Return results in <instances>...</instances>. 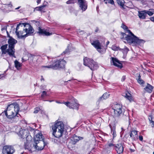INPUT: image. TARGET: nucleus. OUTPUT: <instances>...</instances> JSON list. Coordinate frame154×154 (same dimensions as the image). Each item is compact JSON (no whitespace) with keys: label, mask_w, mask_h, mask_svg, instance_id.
Returning <instances> with one entry per match:
<instances>
[{"label":"nucleus","mask_w":154,"mask_h":154,"mask_svg":"<svg viewBox=\"0 0 154 154\" xmlns=\"http://www.w3.org/2000/svg\"><path fill=\"white\" fill-rule=\"evenodd\" d=\"M112 49L114 51H116L119 49V48L115 46H112L111 47Z\"/></svg>","instance_id":"a19ab883"},{"label":"nucleus","mask_w":154,"mask_h":154,"mask_svg":"<svg viewBox=\"0 0 154 154\" xmlns=\"http://www.w3.org/2000/svg\"><path fill=\"white\" fill-rule=\"evenodd\" d=\"M83 139V137H77L76 136H75L71 140L72 141V144H75L79 140L82 139Z\"/></svg>","instance_id":"4be33fe9"},{"label":"nucleus","mask_w":154,"mask_h":154,"mask_svg":"<svg viewBox=\"0 0 154 154\" xmlns=\"http://www.w3.org/2000/svg\"><path fill=\"white\" fill-rule=\"evenodd\" d=\"M8 47H14L15 45L17 43V40L13 38L10 37L8 41Z\"/></svg>","instance_id":"dca6fc26"},{"label":"nucleus","mask_w":154,"mask_h":154,"mask_svg":"<svg viewBox=\"0 0 154 154\" xmlns=\"http://www.w3.org/2000/svg\"><path fill=\"white\" fill-rule=\"evenodd\" d=\"M128 51V49L127 48H125L124 49H122V51L123 53L124 54H127Z\"/></svg>","instance_id":"4c0bfd02"},{"label":"nucleus","mask_w":154,"mask_h":154,"mask_svg":"<svg viewBox=\"0 0 154 154\" xmlns=\"http://www.w3.org/2000/svg\"><path fill=\"white\" fill-rule=\"evenodd\" d=\"M78 3L79 7L83 11H85L87 9V6L85 0H78Z\"/></svg>","instance_id":"2eb2a0df"},{"label":"nucleus","mask_w":154,"mask_h":154,"mask_svg":"<svg viewBox=\"0 0 154 154\" xmlns=\"http://www.w3.org/2000/svg\"><path fill=\"white\" fill-rule=\"evenodd\" d=\"M106 148L110 149L112 147L115 146L114 144L112 143H110L106 145Z\"/></svg>","instance_id":"f704fd0d"},{"label":"nucleus","mask_w":154,"mask_h":154,"mask_svg":"<svg viewBox=\"0 0 154 154\" xmlns=\"http://www.w3.org/2000/svg\"><path fill=\"white\" fill-rule=\"evenodd\" d=\"M3 74H0V79L3 77Z\"/></svg>","instance_id":"4d7b16f0"},{"label":"nucleus","mask_w":154,"mask_h":154,"mask_svg":"<svg viewBox=\"0 0 154 154\" xmlns=\"http://www.w3.org/2000/svg\"><path fill=\"white\" fill-rule=\"evenodd\" d=\"M83 60L84 65L88 67L91 70L94 71L98 69L97 63L92 59L85 57Z\"/></svg>","instance_id":"423d86ee"},{"label":"nucleus","mask_w":154,"mask_h":154,"mask_svg":"<svg viewBox=\"0 0 154 154\" xmlns=\"http://www.w3.org/2000/svg\"><path fill=\"white\" fill-rule=\"evenodd\" d=\"M121 27L124 29L126 30V32L128 33L127 32V30L129 29H128V27L126 26L123 23H122L121 26Z\"/></svg>","instance_id":"e433bc0d"},{"label":"nucleus","mask_w":154,"mask_h":154,"mask_svg":"<svg viewBox=\"0 0 154 154\" xmlns=\"http://www.w3.org/2000/svg\"><path fill=\"white\" fill-rule=\"evenodd\" d=\"M123 96H125L127 99L130 101L132 100V97L131 94L128 92L124 94Z\"/></svg>","instance_id":"bb28decb"},{"label":"nucleus","mask_w":154,"mask_h":154,"mask_svg":"<svg viewBox=\"0 0 154 154\" xmlns=\"http://www.w3.org/2000/svg\"><path fill=\"white\" fill-rule=\"evenodd\" d=\"M75 2V0H69L66 2L67 4L74 3Z\"/></svg>","instance_id":"ea45409f"},{"label":"nucleus","mask_w":154,"mask_h":154,"mask_svg":"<svg viewBox=\"0 0 154 154\" xmlns=\"http://www.w3.org/2000/svg\"><path fill=\"white\" fill-rule=\"evenodd\" d=\"M125 116H126V117L127 118H128V119H129L128 116V114H126L125 115Z\"/></svg>","instance_id":"6e6d98bb"},{"label":"nucleus","mask_w":154,"mask_h":154,"mask_svg":"<svg viewBox=\"0 0 154 154\" xmlns=\"http://www.w3.org/2000/svg\"><path fill=\"white\" fill-rule=\"evenodd\" d=\"M43 136L42 133H38L34 137V144L33 146L35 148L38 150L43 149L45 146L44 142L42 141Z\"/></svg>","instance_id":"39448f33"},{"label":"nucleus","mask_w":154,"mask_h":154,"mask_svg":"<svg viewBox=\"0 0 154 154\" xmlns=\"http://www.w3.org/2000/svg\"><path fill=\"white\" fill-rule=\"evenodd\" d=\"M145 11L146 14L150 16L153 15L154 13V10L153 9H149L148 11L145 10Z\"/></svg>","instance_id":"c85d7f7f"},{"label":"nucleus","mask_w":154,"mask_h":154,"mask_svg":"<svg viewBox=\"0 0 154 154\" xmlns=\"http://www.w3.org/2000/svg\"><path fill=\"white\" fill-rule=\"evenodd\" d=\"M144 89L147 92L151 93L153 89V87L151 85L148 84Z\"/></svg>","instance_id":"b1692460"},{"label":"nucleus","mask_w":154,"mask_h":154,"mask_svg":"<svg viewBox=\"0 0 154 154\" xmlns=\"http://www.w3.org/2000/svg\"><path fill=\"white\" fill-rule=\"evenodd\" d=\"M8 45L5 44L2 45L0 48L2 51V54H5L7 53L11 57H15L14 55L15 50L14 47H8L7 49Z\"/></svg>","instance_id":"0eeeda50"},{"label":"nucleus","mask_w":154,"mask_h":154,"mask_svg":"<svg viewBox=\"0 0 154 154\" xmlns=\"http://www.w3.org/2000/svg\"><path fill=\"white\" fill-rule=\"evenodd\" d=\"M99 30V29L98 28H97L95 30V32H97Z\"/></svg>","instance_id":"13d9d810"},{"label":"nucleus","mask_w":154,"mask_h":154,"mask_svg":"<svg viewBox=\"0 0 154 154\" xmlns=\"http://www.w3.org/2000/svg\"><path fill=\"white\" fill-rule=\"evenodd\" d=\"M35 24L37 26H38V33L40 35L48 36L51 35V33H50L49 32L47 31L45 29H42L41 27H40L39 25V23L38 21H36Z\"/></svg>","instance_id":"9d476101"},{"label":"nucleus","mask_w":154,"mask_h":154,"mask_svg":"<svg viewBox=\"0 0 154 154\" xmlns=\"http://www.w3.org/2000/svg\"><path fill=\"white\" fill-rule=\"evenodd\" d=\"M23 26L22 23H20L17 25V28L16 29V33L18 31V29L20 28V27L22 28Z\"/></svg>","instance_id":"7c9ffc66"},{"label":"nucleus","mask_w":154,"mask_h":154,"mask_svg":"<svg viewBox=\"0 0 154 154\" xmlns=\"http://www.w3.org/2000/svg\"><path fill=\"white\" fill-rule=\"evenodd\" d=\"M40 8L39 7H37L35 8V10L36 11H40V10H41V9H40Z\"/></svg>","instance_id":"09e8293b"},{"label":"nucleus","mask_w":154,"mask_h":154,"mask_svg":"<svg viewBox=\"0 0 154 154\" xmlns=\"http://www.w3.org/2000/svg\"><path fill=\"white\" fill-rule=\"evenodd\" d=\"M118 4L122 8H123L124 6V0H117Z\"/></svg>","instance_id":"c756f323"},{"label":"nucleus","mask_w":154,"mask_h":154,"mask_svg":"<svg viewBox=\"0 0 154 154\" xmlns=\"http://www.w3.org/2000/svg\"><path fill=\"white\" fill-rule=\"evenodd\" d=\"M138 15L140 19H145L146 16L145 10L142 11H139Z\"/></svg>","instance_id":"6ab92c4d"},{"label":"nucleus","mask_w":154,"mask_h":154,"mask_svg":"<svg viewBox=\"0 0 154 154\" xmlns=\"http://www.w3.org/2000/svg\"><path fill=\"white\" fill-rule=\"evenodd\" d=\"M38 144H37L38 146H39L40 147L41 146H42V143L41 142H38Z\"/></svg>","instance_id":"49530a36"},{"label":"nucleus","mask_w":154,"mask_h":154,"mask_svg":"<svg viewBox=\"0 0 154 154\" xmlns=\"http://www.w3.org/2000/svg\"><path fill=\"white\" fill-rule=\"evenodd\" d=\"M81 33H82V34L83 33H84V32L83 31H80L78 34H79V33L81 34Z\"/></svg>","instance_id":"603ef678"},{"label":"nucleus","mask_w":154,"mask_h":154,"mask_svg":"<svg viewBox=\"0 0 154 154\" xmlns=\"http://www.w3.org/2000/svg\"><path fill=\"white\" fill-rule=\"evenodd\" d=\"M91 45H93L97 49V51L100 53H102V51L101 48V45L98 40H95L92 42H91Z\"/></svg>","instance_id":"ddd939ff"},{"label":"nucleus","mask_w":154,"mask_h":154,"mask_svg":"<svg viewBox=\"0 0 154 154\" xmlns=\"http://www.w3.org/2000/svg\"><path fill=\"white\" fill-rule=\"evenodd\" d=\"M41 80H44V78H43V77L42 76H41Z\"/></svg>","instance_id":"bf43d9fd"},{"label":"nucleus","mask_w":154,"mask_h":154,"mask_svg":"<svg viewBox=\"0 0 154 154\" xmlns=\"http://www.w3.org/2000/svg\"><path fill=\"white\" fill-rule=\"evenodd\" d=\"M113 111L114 112L113 117L115 118H118L121 116L122 115L124 116V114L123 113V112H121L115 110H113Z\"/></svg>","instance_id":"5701e85b"},{"label":"nucleus","mask_w":154,"mask_h":154,"mask_svg":"<svg viewBox=\"0 0 154 154\" xmlns=\"http://www.w3.org/2000/svg\"><path fill=\"white\" fill-rule=\"evenodd\" d=\"M15 152L13 147L11 146H5L3 147L2 152L3 154H13Z\"/></svg>","instance_id":"9b49d317"},{"label":"nucleus","mask_w":154,"mask_h":154,"mask_svg":"<svg viewBox=\"0 0 154 154\" xmlns=\"http://www.w3.org/2000/svg\"><path fill=\"white\" fill-rule=\"evenodd\" d=\"M15 66V67L17 69H20L21 66V64L17 60H15L14 61Z\"/></svg>","instance_id":"cd10ccee"},{"label":"nucleus","mask_w":154,"mask_h":154,"mask_svg":"<svg viewBox=\"0 0 154 154\" xmlns=\"http://www.w3.org/2000/svg\"><path fill=\"white\" fill-rule=\"evenodd\" d=\"M109 95L110 94H109V93H105L101 97H100L99 98V100L100 101L104 99H106L109 97Z\"/></svg>","instance_id":"a878e982"},{"label":"nucleus","mask_w":154,"mask_h":154,"mask_svg":"<svg viewBox=\"0 0 154 154\" xmlns=\"http://www.w3.org/2000/svg\"><path fill=\"white\" fill-rule=\"evenodd\" d=\"M48 95L47 93V92L45 91H43L42 92V95H41V97L43 98L45 96H47Z\"/></svg>","instance_id":"72a5a7b5"},{"label":"nucleus","mask_w":154,"mask_h":154,"mask_svg":"<svg viewBox=\"0 0 154 154\" xmlns=\"http://www.w3.org/2000/svg\"><path fill=\"white\" fill-rule=\"evenodd\" d=\"M25 32L24 31H20L16 32V35L19 38H22L26 37L27 36L26 35V34L24 35H23Z\"/></svg>","instance_id":"412c9836"},{"label":"nucleus","mask_w":154,"mask_h":154,"mask_svg":"<svg viewBox=\"0 0 154 154\" xmlns=\"http://www.w3.org/2000/svg\"><path fill=\"white\" fill-rule=\"evenodd\" d=\"M19 109L18 104L17 103H13L8 105L6 109L2 114H5L11 122H16L19 120L18 114Z\"/></svg>","instance_id":"f257e3e1"},{"label":"nucleus","mask_w":154,"mask_h":154,"mask_svg":"<svg viewBox=\"0 0 154 154\" xmlns=\"http://www.w3.org/2000/svg\"><path fill=\"white\" fill-rule=\"evenodd\" d=\"M150 122H152V116H149L148 118Z\"/></svg>","instance_id":"a18cd8bd"},{"label":"nucleus","mask_w":154,"mask_h":154,"mask_svg":"<svg viewBox=\"0 0 154 154\" xmlns=\"http://www.w3.org/2000/svg\"><path fill=\"white\" fill-rule=\"evenodd\" d=\"M5 5L6 6H5V7L7 8V7H9L11 8V7L12 6V5L11 3H9L8 4H5Z\"/></svg>","instance_id":"37998d69"},{"label":"nucleus","mask_w":154,"mask_h":154,"mask_svg":"<svg viewBox=\"0 0 154 154\" xmlns=\"http://www.w3.org/2000/svg\"><path fill=\"white\" fill-rule=\"evenodd\" d=\"M41 0H37V2L38 3H39L41 2Z\"/></svg>","instance_id":"5fc2aeb1"},{"label":"nucleus","mask_w":154,"mask_h":154,"mask_svg":"<svg viewBox=\"0 0 154 154\" xmlns=\"http://www.w3.org/2000/svg\"><path fill=\"white\" fill-rule=\"evenodd\" d=\"M52 135L55 137L59 138L63 135L65 130L64 125L61 121H56L52 125Z\"/></svg>","instance_id":"f03ea898"},{"label":"nucleus","mask_w":154,"mask_h":154,"mask_svg":"<svg viewBox=\"0 0 154 154\" xmlns=\"http://www.w3.org/2000/svg\"><path fill=\"white\" fill-rule=\"evenodd\" d=\"M130 136L132 139L134 140H136L138 139V135L137 132L136 131H133L130 134Z\"/></svg>","instance_id":"aec40b11"},{"label":"nucleus","mask_w":154,"mask_h":154,"mask_svg":"<svg viewBox=\"0 0 154 154\" xmlns=\"http://www.w3.org/2000/svg\"><path fill=\"white\" fill-rule=\"evenodd\" d=\"M21 154H23V152H21Z\"/></svg>","instance_id":"338daca9"},{"label":"nucleus","mask_w":154,"mask_h":154,"mask_svg":"<svg viewBox=\"0 0 154 154\" xmlns=\"http://www.w3.org/2000/svg\"><path fill=\"white\" fill-rule=\"evenodd\" d=\"M150 123H151L152 125H153V126H154V122L152 121V122H150Z\"/></svg>","instance_id":"864d4df0"},{"label":"nucleus","mask_w":154,"mask_h":154,"mask_svg":"<svg viewBox=\"0 0 154 154\" xmlns=\"http://www.w3.org/2000/svg\"><path fill=\"white\" fill-rule=\"evenodd\" d=\"M106 3H110L112 5L114 4V2L113 0H104Z\"/></svg>","instance_id":"473e14b6"},{"label":"nucleus","mask_w":154,"mask_h":154,"mask_svg":"<svg viewBox=\"0 0 154 154\" xmlns=\"http://www.w3.org/2000/svg\"><path fill=\"white\" fill-rule=\"evenodd\" d=\"M150 20L152 21H153V22H154V16H153V17H151L150 18Z\"/></svg>","instance_id":"3c124183"},{"label":"nucleus","mask_w":154,"mask_h":154,"mask_svg":"<svg viewBox=\"0 0 154 154\" xmlns=\"http://www.w3.org/2000/svg\"><path fill=\"white\" fill-rule=\"evenodd\" d=\"M127 32L130 35H128L125 38L128 42L142 45L145 42L144 40L140 39L134 35L130 30H128Z\"/></svg>","instance_id":"20e7f679"},{"label":"nucleus","mask_w":154,"mask_h":154,"mask_svg":"<svg viewBox=\"0 0 154 154\" xmlns=\"http://www.w3.org/2000/svg\"><path fill=\"white\" fill-rule=\"evenodd\" d=\"M153 154H154V151L153 152Z\"/></svg>","instance_id":"774afa93"},{"label":"nucleus","mask_w":154,"mask_h":154,"mask_svg":"<svg viewBox=\"0 0 154 154\" xmlns=\"http://www.w3.org/2000/svg\"><path fill=\"white\" fill-rule=\"evenodd\" d=\"M131 152H134V150H133V149H131Z\"/></svg>","instance_id":"680f3d73"},{"label":"nucleus","mask_w":154,"mask_h":154,"mask_svg":"<svg viewBox=\"0 0 154 154\" xmlns=\"http://www.w3.org/2000/svg\"><path fill=\"white\" fill-rule=\"evenodd\" d=\"M111 63L116 66L120 68L122 67V64L116 58L112 57L111 58Z\"/></svg>","instance_id":"4468645a"},{"label":"nucleus","mask_w":154,"mask_h":154,"mask_svg":"<svg viewBox=\"0 0 154 154\" xmlns=\"http://www.w3.org/2000/svg\"><path fill=\"white\" fill-rule=\"evenodd\" d=\"M109 125L111 129V134H112V135H113V137L114 138L116 136V133L115 130L116 127L115 126H113V127H112L111 125Z\"/></svg>","instance_id":"393cba45"},{"label":"nucleus","mask_w":154,"mask_h":154,"mask_svg":"<svg viewBox=\"0 0 154 154\" xmlns=\"http://www.w3.org/2000/svg\"><path fill=\"white\" fill-rule=\"evenodd\" d=\"M109 41L107 42V44L108 45L109 44Z\"/></svg>","instance_id":"0e129e2a"},{"label":"nucleus","mask_w":154,"mask_h":154,"mask_svg":"<svg viewBox=\"0 0 154 154\" xmlns=\"http://www.w3.org/2000/svg\"><path fill=\"white\" fill-rule=\"evenodd\" d=\"M139 139L140 141H142L143 140V137L142 136H139Z\"/></svg>","instance_id":"8fccbe9b"},{"label":"nucleus","mask_w":154,"mask_h":154,"mask_svg":"<svg viewBox=\"0 0 154 154\" xmlns=\"http://www.w3.org/2000/svg\"><path fill=\"white\" fill-rule=\"evenodd\" d=\"M19 136L23 139L25 138V148L29 150L30 149L31 144L30 142L32 140V137L30 134L27 130H22L19 132Z\"/></svg>","instance_id":"7ed1b4c3"},{"label":"nucleus","mask_w":154,"mask_h":154,"mask_svg":"<svg viewBox=\"0 0 154 154\" xmlns=\"http://www.w3.org/2000/svg\"><path fill=\"white\" fill-rule=\"evenodd\" d=\"M112 109L113 110L123 112L124 110L122 109L121 105L119 104H114L112 107Z\"/></svg>","instance_id":"f3484780"},{"label":"nucleus","mask_w":154,"mask_h":154,"mask_svg":"<svg viewBox=\"0 0 154 154\" xmlns=\"http://www.w3.org/2000/svg\"><path fill=\"white\" fill-rule=\"evenodd\" d=\"M40 110V109L39 107H36L35 109V111L34 112V113H37Z\"/></svg>","instance_id":"58836bf2"},{"label":"nucleus","mask_w":154,"mask_h":154,"mask_svg":"<svg viewBox=\"0 0 154 154\" xmlns=\"http://www.w3.org/2000/svg\"><path fill=\"white\" fill-rule=\"evenodd\" d=\"M46 5H43L39 6V7L40 8V9H41V10H40V11L42 12H45V11H44V10H45L44 8L46 7Z\"/></svg>","instance_id":"c9c22d12"},{"label":"nucleus","mask_w":154,"mask_h":154,"mask_svg":"<svg viewBox=\"0 0 154 154\" xmlns=\"http://www.w3.org/2000/svg\"><path fill=\"white\" fill-rule=\"evenodd\" d=\"M126 79L125 76H123L121 80L122 82H123L125 81Z\"/></svg>","instance_id":"de8ad7c7"},{"label":"nucleus","mask_w":154,"mask_h":154,"mask_svg":"<svg viewBox=\"0 0 154 154\" xmlns=\"http://www.w3.org/2000/svg\"><path fill=\"white\" fill-rule=\"evenodd\" d=\"M2 29H1V30L2 31H3V30H7V26H2Z\"/></svg>","instance_id":"c03bdc74"},{"label":"nucleus","mask_w":154,"mask_h":154,"mask_svg":"<svg viewBox=\"0 0 154 154\" xmlns=\"http://www.w3.org/2000/svg\"><path fill=\"white\" fill-rule=\"evenodd\" d=\"M22 24L24 27L23 31L26 33V35L27 36L33 33L34 30L29 23H22Z\"/></svg>","instance_id":"1a4fd4ad"},{"label":"nucleus","mask_w":154,"mask_h":154,"mask_svg":"<svg viewBox=\"0 0 154 154\" xmlns=\"http://www.w3.org/2000/svg\"><path fill=\"white\" fill-rule=\"evenodd\" d=\"M66 63L65 61L64 60L62 59L57 61L54 65H51L48 66H43L42 67L56 69L58 68H64Z\"/></svg>","instance_id":"6e6552de"},{"label":"nucleus","mask_w":154,"mask_h":154,"mask_svg":"<svg viewBox=\"0 0 154 154\" xmlns=\"http://www.w3.org/2000/svg\"><path fill=\"white\" fill-rule=\"evenodd\" d=\"M69 52V49L68 47L65 50V51L63 52L64 54H68Z\"/></svg>","instance_id":"79ce46f5"},{"label":"nucleus","mask_w":154,"mask_h":154,"mask_svg":"<svg viewBox=\"0 0 154 154\" xmlns=\"http://www.w3.org/2000/svg\"><path fill=\"white\" fill-rule=\"evenodd\" d=\"M20 6H19L17 8H16L15 9V10H17V9H19L20 8Z\"/></svg>","instance_id":"052dcab7"},{"label":"nucleus","mask_w":154,"mask_h":154,"mask_svg":"<svg viewBox=\"0 0 154 154\" xmlns=\"http://www.w3.org/2000/svg\"><path fill=\"white\" fill-rule=\"evenodd\" d=\"M56 103H60V102H58V101H56Z\"/></svg>","instance_id":"e2e57ef3"},{"label":"nucleus","mask_w":154,"mask_h":154,"mask_svg":"<svg viewBox=\"0 0 154 154\" xmlns=\"http://www.w3.org/2000/svg\"><path fill=\"white\" fill-rule=\"evenodd\" d=\"M115 147H116V150L118 153H121L123 152L124 147L122 143L117 144Z\"/></svg>","instance_id":"a211bd4d"},{"label":"nucleus","mask_w":154,"mask_h":154,"mask_svg":"<svg viewBox=\"0 0 154 154\" xmlns=\"http://www.w3.org/2000/svg\"><path fill=\"white\" fill-rule=\"evenodd\" d=\"M138 79H137V82L139 84H142L143 82V81L141 79V76L140 74H139L138 76Z\"/></svg>","instance_id":"2f4dec72"},{"label":"nucleus","mask_w":154,"mask_h":154,"mask_svg":"<svg viewBox=\"0 0 154 154\" xmlns=\"http://www.w3.org/2000/svg\"><path fill=\"white\" fill-rule=\"evenodd\" d=\"M64 104L69 108L73 109H78L79 105L76 100H74V101H72L71 102H64Z\"/></svg>","instance_id":"f8f14e48"},{"label":"nucleus","mask_w":154,"mask_h":154,"mask_svg":"<svg viewBox=\"0 0 154 154\" xmlns=\"http://www.w3.org/2000/svg\"><path fill=\"white\" fill-rule=\"evenodd\" d=\"M53 100H49L48 101L49 102H51L52 101H53Z\"/></svg>","instance_id":"69168bd1"}]
</instances>
